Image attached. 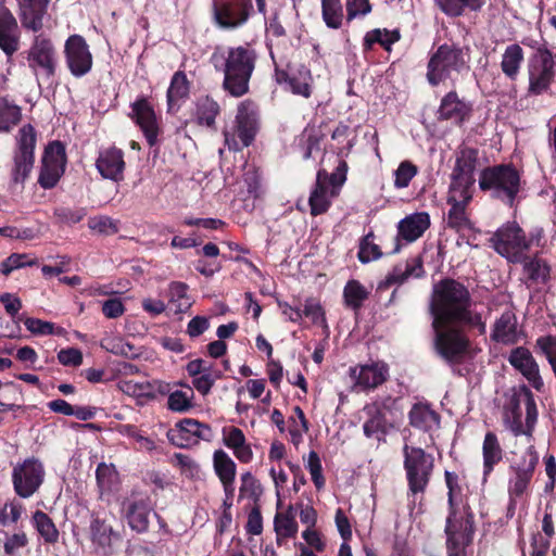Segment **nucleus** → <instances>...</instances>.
Masks as SVG:
<instances>
[{"instance_id":"1","label":"nucleus","mask_w":556,"mask_h":556,"mask_svg":"<svg viewBox=\"0 0 556 556\" xmlns=\"http://www.w3.org/2000/svg\"><path fill=\"white\" fill-rule=\"evenodd\" d=\"M472 299L467 287L458 280H438L432 288V296L429 305L432 316V327L441 324H466L468 328H477L480 334L486 332V325L481 319V314L471 311Z\"/></svg>"},{"instance_id":"2","label":"nucleus","mask_w":556,"mask_h":556,"mask_svg":"<svg viewBox=\"0 0 556 556\" xmlns=\"http://www.w3.org/2000/svg\"><path fill=\"white\" fill-rule=\"evenodd\" d=\"M256 60L257 53L250 43L229 48L217 47L211 55L215 71L224 74L223 89L235 98L249 93Z\"/></svg>"},{"instance_id":"3","label":"nucleus","mask_w":556,"mask_h":556,"mask_svg":"<svg viewBox=\"0 0 556 556\" xmlns=\"http://www.w3.org/2000/svg\"><path fill=\"white\" fill-rule=\"evenodd\" d=\"M471 56L468 48L444 42L428 56L426 78L435 87L451 81L453 86L471 71Z\"/></svg>"},{"instance_id":"4","label":"nucleus","mask_w":556,"mask_h":556,"mask_svg":"<svg viewBox=\"0 0 556 556\" xmlns=\"http://www.w3.org/2000/svg\"><path fill=\"white\" fill-rule=\"evenodd\" d=\"M544 228L534 227L526 232L518 222L507 220L489 239L492 249L509 263L518 264L531 247L543 245Z\"/></svg>"},{"instance_id":"5","label":"nucleus","mask_w":556,"mask_h":556,"mask_svg":"<svg viewBox=\"0 0 556 556\" xmlns=\"http://www.w3.org/2000/svg\"><path fill=\"white\" fill-rule=\"evenodd\" d=\"M478 182L492 199L514 207L521 190V173L514 163H500L482 168Z\"/></svg>"},{"instance_id":"6","label":"nucleus","mask_w":556,"mask_h":556,"mask_svg":"<svg viewBox=\"0 0 556 556\" xmlns=\"http://www.w3.org/2000/svg\"><path fill=\"white\" fill-rule=\"evenodd\" d=\"M539 410L535 396L527 386L514 392L503 410V424L514 435L525 434L532 439L538 422Z\"/></svg>"},{"instance_id":"7","label":"nucleus","mask_w":556,"mask_h":556,"mask_svg":"<svg viewBox=\"0 0 556 556\" xmlns=\"http://www.w3.org/2000/svg\"><path fill=\"white\" fill-rule=\"evenodd\" d=\"M477 531L476 516L470 504L447 510L444 533L447 556H467Z\"/></svg>"},{"instance_id":"8","label":"nucleus","mask_w":556,"mask_h":556,"mask_svg":"<svg viewBox=\"0 0 556 556\" xmlns=\"http://www.w3.org/2000/svg\"><path fill=\"white\" fill-rule=\"evenodd\" d=\"M466 327L468 326L457 325V323L432 327L434 351L447 364H462L471 353L472 343L466 332Z\"/></svg>"},{"instance_id":"9","label":"nucleus","mask_w":556,"mask_h":556,"mask_svg":"<svg viewBox=\"0 0 556 556\" xmlns=\"http://www.w3.org/2000/svg\"><path fill=\"white\" fill-rule=\"evenodd\" d=\"M404 453V470L408 486V498H413L415 504L416 495L424 494L429 488L433 476L434 457L432 453H428L421 446H412L405 444Z\"/></svg>"},{"instance_id":"10","label":"nucleus","mask_w":556,"mask_h":556,"mask_svg":"<svg viewBox=\"0 0 556 556\" xmlns=\"http://www.w3.org/2000/svg\"><path fill=\"white\" fill-rule=\"evenodd\" d=\"M529 85L527 94L539 97L548 94L556 77V54L547 45H539L527 62Z\"/></svg>"},{"instance_id":"11","label":"nucleus","mask_w":556,"mask_h":556,"mask_svg":"<svg viewBox=\"0 0 556 556\" xmlns=\"http://www.w3.org/2000/svg\"><path fill=\"white\" fill-rule=\"evenodd\" d=\"M21 55L25 59L33 74L41 75L46 79L55 76L58 67L56 47L51 37L45 35V33H35L30 46Z\"/></svg>"},{"instance_id":"12","label":"nucleus","mask_w":556,"mask_h":556,"mask_svg":"<svg viewBox=\"0 0 556 556\" xmlns=\"http://www.w3.org/2000/svg\"><path fill=\"white\" fill-rule=\"evenodd\" d=\"M260 111L253 100H244L239 103L236 115V135L224 131L225 143L229 150L240 151L254 142L258 130Z\"/></svg>"},{"instance_id":"13","label":"nucleus","mask_w":556,"mask_h":556,"mask_svg":"<svg viewBox=\"0 0 556 556\" xmlns=\"http://www.w3.org/2000/svg\"><path fill=\"white\" fill-rule=\"evenodd\" d=\"M45 464L40 458L30 456L13 465L12 486L21 498L33 497L46 479Z\"/></svg>"},{"instance_id":"14","label":"nucleus","mask_w":556,"mask_h":556,"mask_svg":"<svg viewBox=\"0 0 556 556\" xmlns=\"http://www.w3.org/2000/svg\"><path fill=\"white\" fill-rule=\"evenodd\" d=\"M37 131L33 125H23L17 132V149L13 155L12 182L23 185L33 172Z\"/></svg>"},{"instance_id":"15","label":"nucleus","mask_w":556,"mask_h":556,"mask_svg":"<svg viewBox=\"0 0 556 556\" xmlns=\"http://www.w3.org/2000/svg\"><path fill=\"white\" fill-rule=\"evenodd\" d=\"M540 463V455L534 445H529L522 452L519 460L510 464V477L508 480V497H523L528 494L535 468Z\"/></svg>"},{"instance_id":"16","label":"nucleus","mask_w":556,"mask_h":556,"mask_svg":"<svg viewBox=\"0 0 556 556\" xmlns=\"http://www.w3.org/2000/svg\"><path fill=\"white\" fill-rule=\"evenodd\" d=\"M253 9L251 0H213V22L220 29H238L248 23Z\"/></svg>"},{"instance_id":"17","label":"nucleus","mask_w":556,"mask_h":556,"mask_svg":"<svg viewBox=\"0 0 556 556\" xmlns=\"http://www.w3.org/2000/svg\"><path fill=\"white\" fill-rule=\"evenodd\" d=\"M66 146L61 141L49 142L41 157V168L37 180L39 185L45 190L55 187L66 172Z\"/></svg>"},{"instance_id":"18","label":"nucleus","mask_w":556,"mask_h":556,"mask_svg":"<svg viewBox=\"0 0 556 556\" xmlns=\"http://www.w3.org/2000/svg\"><path fill=\"white\" fill-rule=\"evenodd\" d=\"M65 64L70 73L76 77H85L93 66V55L85 37L71 35L64 45Z\"/></svg>"},{"instance_id":"19","label":"nucleus","mask_w":556,"mask_h":556,"mask_svg":"<svg viewBox=\"0 0 556 556\" xmlns=\"http://www.w3.org/2000/svg\"><path fill=\"white\" fill-rule=\"evenodd\" d=\"M213 431L206 422H201L191 417H186L176 422L175 428L169 429L167 439L173 445L178 447H190L199 443L200 440L211 441Z\"/></svg>"},{"instance_id":"20","label":"nucleus","mask_w":556,"mask_h":556,"mask_svg":"<svg viewBox=\"0 0 556 556\" xmlns=\"http://www.w3.org/2000/svg\"><path fill=\"white\" fill-rule=\"evenodd\" d=\"M275 79L278 85L290 90L292 94L309 98L313 94V74L306 65L288 64L286 70L275 67Z\"/></svg>"},{"instance_id":"21","label":"nucleus","mask_w":556,"mask_h":556,"mask_svg":"<svg viewBox=\"0 0 556 556\" xmlns=\"http://www.w3.org/2000/svg\"><path fill=\"white\" fill-rule=\"evenodd\" d=\"M349 374L355 387L359 388L361 391H370V389H376L388 380L390 367L386 362L377 361L350 367Z\"/></svg>"},{"instance_id":"22","label":"nucleus","mask_w":556,"mask_h":556,"mask_svg":"<svg viewBox=\"0 0 556 556\" xmlns=\"http://www.w3.org/2000/svg\"><path fill=\"white\" fill-rule=\"evenodd\" d=\"M472 104L460 98L456 89L447 91L443 96L437 110L439 121H451L456 126H463L464 123L471 119Z\"/></svg>"},{"instance_id":"23","label":"nucleus","mask_w":556,"mask_h":556,"mask_svg":"<svg viewBox=\"0 0 556 556\" xmlns=\"http://www.w3.org/2000/svg\"><path fill=\"white\" fill-rule=\"evenodd\" d=\"M67 261L56 262L54 265H42L27 254H12L8 256L0 265V273L2 275H10L14 269H21L29 267L31 269L30 275H38L39 273L45 276H59L66 274L68 270Z\"/></svg>"},{"instance_id":"24","label":"nucleus","mask_w":556,"mask_h":556,"mask_svg":"<svg viewBox=\"0 0 556 556\" xmlns=\"http://www.w3.org/2000/svg\"><path fill=\"white\" fill-rule=\"evenodd\" d=\"M94 166L102 178L119 184L125 179V151L116 146L100 149Z\"/></svg>"},{"instance_id":"25","label":"nucleus","mask_w":556,"mask_h":556,"mask_svg":"<svg viewBox=\"0 0 556 556\" xmlns=\"http://www.w3.org/2000/svg\"><path fill=\"white\" fill-rule=\"evenodd\" d=\"M18 21L8 7L0 5V50L10 60L21 46Z\"/></svg>"},{"instance_id":"26","label":"nucleus","mask_w":556,"mask_h":556,"mask_svg":"<svg viewBox=\"0 0 556 556\" xmlns=\"http://www.w3.org/2000/svg\"><path fill=\"white\" fill-rule=\"evenodd\" d=\"M132 118L135 119L138 127L143 132L149 146L157 143V118L152 105H150L148 98L138 97L135 102L131 103Z\"/></svg>"},{"instance_id":"27","label":"nucleus","mask_w":556,"mask_h":556,"mask_svg":"<svg viewBox=\"0 0 556 556\" xmlns=\"http://www.w3.org/2000/svg\"><path fill=\"white\" fill-rule=\"evenodd\" d=\"M508 362L527 379L536 391H542L544 380L540 375V367L529 349L516 348L510 351Z\"/></svg>"},{"instance_id":"28","label":"nucleus","mask_w":556,"mask_h":556,"mask_svg":"<svg viewBox=\"0 0 556 556\" xmlns=\"http://www.w3.org/2000/svg\"><path fill=\"white\" fill-rule=\"evenodd\" d=\"M50 0H18V17L25 30L41 31Z\"/></svg>"},{"instance_id":"29","label":"nucleus","mask_w":556,"mask_h":556,"mask_svg":"<svg viewBox=\"0 0 556 556\" xmlns=\"http://www.w3.org/2000/svg\"><path fill=\"white\" fill-rule=\"evenodd\" d=\"M430 226L429 213H414L401 219L397 225L396 244L393 252L400 251V240L404 239L406 242H415L418 238L422 237L425 231Z\"/></svg>"},{"instance_id":"30","label":"nucleus","mask_w":556,"mask_h":556,"mask_svg":"<svg viewBox=\"0 0 556 556\" xmlns=\"http://www.w3.org/2000/svg\"><path fill=\"white\" fill-rule=\"evenodd\" d=\"M408 422L422 432H432L441 424V415L432 409L429 402H417L408 410Z\"/></svg>"},{"instance_id":"31","label":"nucleus","mask_w":556,"mask_h":556,"mask_svg":"<svg viewBox=\"0 0 556 556\" xmlns=\"http://www.w3.org/2000/svg\"><path fill=\"white\" fill-rule=\"evenodd\" d=\"M505 456V451L501 445L495 432L489 431L485 433L482 442V478L483 481L490 478L493 473L495 466L498 465Z\"/></svg>"},{"instance_id":"32","label":"nucleus","mask_w":556,"mask_h":556,"mask_svg":"<svg viewBox=\"0 0 556 556\" xmlns=\"http://www.w3.org/2000/svg\"><path fill=\"white\" fill-rule=\"evenodd\" d=\"M333 197L326 184V176L324 168H319L317 172V178L312 187L311 195L308 198V206L311 208L312 216H318L326 214L331 205Z\"/></svg>"},{"instance_id":"33","label":"nucleus","mask_w":556,"mask_h":556,"mask_svg":"<svg viewBox=\"0 0 556 556\" xmlns=\"http://www.w3.org/2000/svg\"><path fill=\"white\" fill-rule=\"evenodd\" d=\"M153 510L149 498L134 500L126 509V519L130 529L142 534L149 531V515Z\"/></svg>"},{"instance_id":"34","label":"nucleus","mask_w":556,"mask_h":556,"mask_svg":"<svg viewBox=\"0 0 556 556\" xmlns=\"http://www.w3.org/2000/svg\"><path fill=\"white\" fill-rule=\"evenodd\" d=\"M491 339L496 343L515 344L517 341V317L513 311H505L498 317L491 332Z\"/></svg>"},{"instance_id":"35","label":"nucleus","mask_w":556,"mask_h":556,"mask_svg":"<svg viewBox=\"0 0 556 556\" xmlns=\"http://www.w3.org/2000/svg\"><path fill=\"white\" fill-rule=\"evenodd\" d=\"M450 210L447 211V227L464 235L466 231H477L468 216L469 203L457 202L455 198H447Z\"/></svg>"},{"instance_id":"36","label":"nucleus","mask_w":556,"mask_h":556,"mask_svg":"<svg viewBox=\"0 0 556 556\" xmlns=\"http://www.w3.org/2000/svg\"><path fill=\"white\" fill-rule=\"evenodd\" d=\"M364 412L367 420L364 421L363 431L366 438H376L381 440V435H386L389 430L388 421L384 413H380L378 402L366 404Z\"/></svg>"},{"instance_id":"37","label":"nucleus","mask_w":556,"mask_h":556,"mask_svg":"<svg viewBox=\"0 0 556 556\" xmlns=\"http://www.w3.org/2000/svg\"><path fill=\"white\" fill-rule=\"evenodd\" d=\"M525 61V50L519 43L507 45L502 54L500 67L506 78L516 80Z\"/></svg>"},{"instance_id":"38","label":"nucleus","mask_w":556,"mask_h":556,"mask_svg":"<svg viewBox=\"0 0 556 556\" xmlns=\"http://www.w3.org/2000/svg\"><path fill=\"white\" fill-rule=\"evenodd\" d=\"M220 105L212 96H200L195 100V121L200 126L216 128V116Z\"/></svg>"},{"instance_id":"39","label":"nucleus","mask_w":556,"mask_h":556,"mask_svg":"<svg viewBox=\"0 0 556 556\" xmlns=\"http://www.w3.org/2000/svg\"><path fill=\"white\" fill-rule=\"evenodd\" d=\"M31 525L47 545H55L60 540V530L53 519L43 510H36L31 515Z\"/></svg>"},{"instance_id":"40","label":"nucleus","mask_w":556,"mask_h":556,"mask_svg":"<svg viewBox=\"0 0 556 556\" xmlns=\"http://www.w3.org/2000/svg\"><path fill=\"white\" fill-rule=\"evenodd\" d=\"M444 480L447 486V510L457 509V507H463L464 504H469L465 494L466 485L459 475L445 470Z\"/></svg>"},{"instance_id":"41","label":"nucleus","mask_w":556,"mask_h":556,"mask_svg":"<svg viewBox=\"0 0 556 556\" xmlns=\"http://www.w3.org/2000/svg\"><path fill=\"white\" fill-rule=\"evenodd\" d=\"M434 5L451 18H457L466 13L479 12L485 3V0H433Z\"/></svg>"},{"instance_id":"42","label":"nucleus","mask_w":556,"mask_h":556,"mask_svg":"<svg viewBox=\"0 0 556 556\" xmlns=\"http://www.w3.org/2000/svg\"><path fill=\"white\" fill-rule=\"evenodd\" d=\"M473 185L471 179L452 168L447 198H455L457 202L462 203H470Z\"/></svg>"},{"instance_id":"43","label":"nucleus","mask_w":556,"mask_h":556,"mask_svg":"<svg viewBox=\"0 0 556 556\" xmlns=\"http://www.w3.org/2000/svg\"><path fill=\"white\" fill-rule=\"evenodd\" d=\"M425 274L424 261L420 255L408 257L393 266L392 271L386 275L387 279L420 278Z\"/></svg>"},{"instance_id":"44","label":"nucleus","mask_w":556,"mask_h":556,"mask_svg":"<svg viewBox=\"0 0 556 556\" xmlns=\"http://www.w3.org/2000/svg\"><path fill=\"white\" fill-rule=\"evenodd\" d=\"M274 529L277 534V543L281 545V539H293L299 533V523L290 505L286 514H277L274 518Z\"/></svg>"},{"instance_id":"45","label":"nucleus","mask_w":556,"mask_h":556,"mask_svg":"<svg viewBox=\"0 0 556 556\" xmlns=\"http://www.w3.org/2000/svg\"><path fill=\"white\" fill-rule=\"evenodd\" d=\"M478 157V149L464 146L456 153V161L453 168L476 184L475 172L477 169Z\"/></svg>"},{"instance_id":"46","label":"nucleus","mask_w":556,"mask_h":556,"mask_svg":"<svg viewBox=\"0 0 556 556\" xmlns=\"http://www.w3.org/2000/svg\"><path fill=\"white\" fill-rule=\"evenodd\" d=\"M191 85V80L187 78L186 72H175L167 89L168 108H172L174 103L181 101V99H187L190 96Z\"/></svg>"},{"instance_id":"47","label":"nucleus","mask_w":556,"mask_h":556,"mask_svg":"<svg viewBox=\"0 0 556 556\" xmlns=\"http://www.w3.org/2000/svg\"><path fill=\"white\" fill-rule=\"evenodd\" d=\"M177 386L185 387L186 390H176L169 393L167 399V409L176 412L177 414H186V412L193 408L194 391L192 387L185 384L182 381H178Z\"/></svg>"},{"instance_id":"48","label":"nucleus","mask_w":556,"mask_h":556,"mask_svg":"<svg viewBox=\"0 0 556 556\" xmlns=\"http://www.w3.org/2000/svg\"><path fill=\"white\" fill-rule=\"evenodd\" d=\"M369 294V289L361 285L359 280H348L343 290L344 305L346 308L358 311L363 307Z\"/></svg>"},{"instance_id":"49","label":"nucleus","mask_w":556,"mask_h":556,"mask_svg":"<svg viewBox=\"0 0 556 556\" xmlns=\"http://www.w3.org/2000/svg\"><path fill=\"white\" fill-rule=\"evenodd\" d=\"M519 264H522L523 274L530 279L549 278V266L539 252H535L534 255H528V252H523V258Z\"/></svg>"},{"instance_id":"50","label":"nucleus","mask_w":556,"mask_h":556,"mask_svg":"<svg viewBox=\"0 0 556 556\" xmlns=\"http://www.w3.org/2000/svg\"><path fill=\"white\" fill-rule=\"evenodd\" d=\"M213 467L219 481L236 479V462L224 450H216L213 454Z\"/></svg>"},{"instance_id":"51","label":"nucleus","mask_w":556,"mask_h":556,"mask_svg":"<svg viewBox=\"0 0 556 556\" xmlns=\"http://www.w3.org/2000/svg\"><path fill=\"white\" fill-rule=\"evenodd\" d=\"M344 16L341 0H321V17L330 29H340Z\"/></svg>"},{"instance_id":"52","label":"nucleus","mask_w":556,"mask_h":556,"mask_svg":"<svg viewBox=\"0 0 556 556\" xmlns=\"http://www.w3.org/2000/svg\"><path fill=\"white\" fill-rule=\"evenodd\" d=\"M90 539L93 544L101 547L110 546L112 542V534L114 530L105 520L100 519L99 516H92V520L89 525Z\"/></svg>"},{"instance_id":"53","label":"nucleus","mask_w":556,"mask_h":556,"mask_svg":"<svg viewBox=\"0 0 556 556\" xmlns=\"http://www.w3.org/2000/svg\"><path fill=\"white\" fill-rule=\"evenodd\" d=\"M188 285L184 283L181 280H174L169 287V301L172 304H175V313L180 314V312H186L191 307L192 301L188 291Z\"/></svg>"},{"instance_id":"54","label":"nucleus","mask_w":556,"mask_h":556,"mask_svg":"<svg viewBox=\"0 0 556 556\" xmlns=\"http://www.w3.org/2000/svg\"><path fill=\"white\" fill-rule=\"evenodd\" d=\"M22 119V111L17 105L0 100V132H8Z\"/></svg>"},{"instance_id":"55","label":"nucleus","mask_w":556,"mask_h":556,"mask_svg":"<svg viewBox=\"0 0 556 556\" xmlns=\"http://www.w3.org/2000/svg\"><path fill=\"white\" fill-rule=\"evenodd\" d=\"M418 175V167L414 162L405 160L400 162L399 167L394 169L393 186L400 188L408 187L413 178Z\"/></svg>"},{"instance_id":"56","label":"nucleus","mask_w":556,"mask_h":556,"mask_svg":"<svg viewBox=\"0 0 556 556\" xmlns=\"http://www.w3.org/2000/svg\"><path fill=\"white\" fill-rule=\"evenodd\" d=\"M346 169H348V166H346V162H344V161L340 162L336 172H333L331 174L327 173L326 168H324V174L326 176V184L330 191V195H332L333 198H337L339 195L343 185L346 181Z\"/></svg>"},{"instance_id":"57","label":"nucleus","mask_w":556,"mask_h":556,"mask_svg":"<svg viewBox=\"0 0 556 556\" xmlns=\"http://www.w3.org/2000/svg\"><path fill=\"white\" fill-rule=\"evenodd\" d=\"M535 349H538L548 361L554 377L556 378V337L554 334H543L535 340Z\"/></svg>"},{"instance_id":"58","label":"nucleus","mask_w":556,"mask_h":556,"mask_svg":"<svg viewBox=\"0 0 556 556\" xmlns=\"http://www.w3.org/2000/svg\"><path fill=\"white\" fill-rule=\"evenodd\" d=\"M241 495L247 494L252 498L253 503L256 504L263 493V488L254 475L251 472H244L241 475V486L239 488Z\"/></svg>"},{"instance_id":"59","label":"nucleus","mask_w":556,"mask_h":556,"mask_svg":"<svg viewBox=\"0 0 556 556\" xmlns=\"http://www.w3.org/2000/svg\"><path fill=\"white\" fill-rule=\"evenodd\" d=\"M306 468L309 470L312 475V481L317 490H320L325 486L326 479L323 475V464L320 457L318 456V452L311 451L308 453Z\"/></svg>"},{"instance_id":"60","label":"nucleus","mask_w":556,"mask_h":556,"mask_svg":"<svg viewBox=\"0 0 556 556\" xmlns=\"http://www.w3.org/2000/svg\"><path fill=\"white\" fill-rule=\"evenodd\" d=\"M23 510V504L16 502V500L5 503L2 509H0V526L8 527V525L18 522Z\"/></svg>"},{"instance_id":"61","label":"nucleus","mask_w":556,"mask_h":556,"mask_svg":"<svg viewBox=\"0 0 556 556\" xmlns=\"http://www.w3.org/2000/svg\"><path fill=\"white\" fill-rule=\"evenodd\" d=\"M101 348L113 353V355H121L125 357L136 356L134 354L132 344L125 342L122 338L104 339L101 341Z\"/></svg>"},{"instance_id":"62","label":"nucleus","mask_w":556,"mask_h":556,"mask_svg":"<svg viewBox=\"0 0 556 556\" xmlns=\"http://www.w3.org/2000/svg\"><path fill=\"white\" fill-rule=\"evenodd\" d=\"M88 226L93 231L105 235L116 233L119 229L116 222L108 215L93 216V218H89Z\"/></svg>"},{"instance_id":"63","label":"nucleus","mask_w":556,"mask_h":556,"mask_svg":"<svg viewBox=\"0 0 556 556\" xmlns=\"http://www.w3.org/2000/svg\"><path fill=\"white\" fill-rule=\"evenodd\" d=\"M302 314L309 317L312 323L317 324V326L328 329L325 309L318 302L306 301Z\"/></svg>"},{"instance_id":"64","label":"nucleus","mask_w":556,"mask_h":556,"mask_svg":"<svg viewBox=\"0 0 556 556\" xmlns=\"http://www.w3.org/2000/svg\"><path fill=\"white\" fill-rule=\"evenodd\" d=\"M244 528L245 532L252 535H260L263 533L264 522L258 503L253 505Z\"/></svg>"}]
</instances>
